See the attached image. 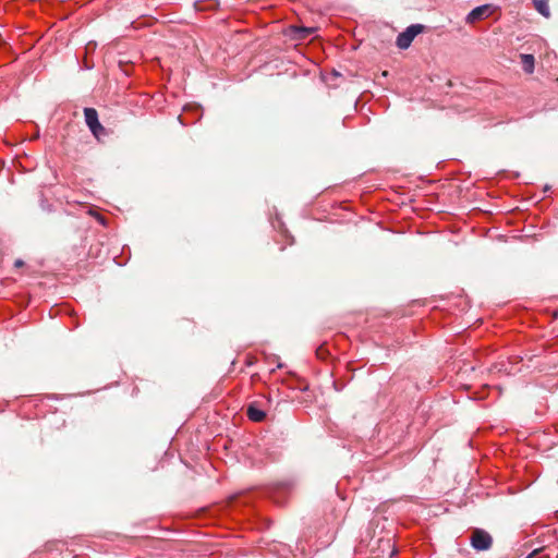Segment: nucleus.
Listing matches in <instances>:
<instances>
[{
  "label": "nucleus",
  "mask_w": 558,
  "mask_h": 558,
  "mask_svg": "<svg viewBox=\"0 0 558 558\" xmlns=\"http://www.w3.org/2000/svg\"><path fill=\"white\" fill-rule=\"evenodd\" d=\"M424 26L421 24H412L404 32L400 33L397 37V46L400 49H407L410 47L411 43L420 33H422Z\"/></svg>",
  "instance_id": "f257e3e1"
},
{
  "label": "nucleus",
  "mask_w": 558,
  "mask_h": 558,
  "mask_svg": "<svg viewBox=\"0 0 558 558\" xmlns=\"http://www.w3.org/2000/svg\"><path fill=\"white\" fill-rule=\"evenodd\" d=\"M493 538L484 530L476 529L471 536V545L476 550H487L492 547Z\"/></svg>",
  "instance_id": "f03ea898"
},
{
  "label": "nucleus",
  "mask_w": 558,
  "mask_h": 558,
  "mask_svg": "<svg viewBox=\"0 0 558 558\" xmlns=\"http://www.w3.org/2000/svg\"><path fill=\"white\" fill-rule=\"evenodd\" d=\"M496 7H494L493 4L478 5L466 15L465 22L469 24H473L484 19H487L494 13Z\"/></svg>",
  "instance_id": "7ed1b4c3"
},
{
  "label": "nucleus",
  "mask_w": 558,
  "mask_h": 558,
  "mask_svg": "<svg viewBox=\"0 0 558 558\" xmlns=\"http://www.w3.org/2000/svg\"><path fill=\"white\" fill-rule=\"evenodd\" d=\"M85 122L89 130L100 129V122L98 120V113L94 108L84 109Z\"/></svg>",
  "instance_id": "20e7f679"
},
{
  "label": "nucleus",
  "mask_w": 558,
  "mask_h": 558,
  "mask_svg": "<svg viewBox=\"0 0 558 558\" xmlns=\"http://www.w3.org/2000/svg\"><path fill=\"white\" fill-rule=\"evenodd\" d=\"M247 416L253 422H262L265 418L266 413L260 410L256 403H251L247 407Z\"/></svg>",
  "instance_id": "39448f33"
},
{
  "label": "nucleus",
  "mask_w": 558,
  "mask_h": 558,
  "mask_svg": "<svg viewBox=\"0 0 558 558\" xmlns=\"http://www.w3.org/2000/svg\"><path fill=\"white\" fill-rule=\"evenodd\" d=\"M533 5L535 10L545 17H549L550 10L548 5V0H533Z\"/></svg>",
  "instance_id": "423d86ee"
},
{
  "label": "nucleus",
  "mask_w": 558,
  "mask_h": 558,
  "mask_svg": "<svg viewBox=\"0 0 558 558\" xmlns=\"http://www.w3.org/2000/svg\"><path fill=\"white\" fill-rule=\"evenodd\" d=\"M534 61L533 54H521L522 66L526 73H532L534 71Z\"/></svg>",
  "instance_id": "0eeeda50"
},
{
  "label": "nucleus",
  "mask_w": 558,
  "mask_h": 558,
  "mask_svg": "<svg viewBox=\"0 0 558 558\" xmlns=\"http://www.w3.org/2000/svg\"><path fill=\"white\" fill-rule=\"evenodd\" d=\"M288 488H289V485H288V484H280V485L278 486V488H277L276 493H275V494H274V496H272V498H274L275 502H277V504H281V502H282V500H281V499H280V497H279V493H280L281 490H287Z\"/></svg>",
  "instance_id": "6e6552de"
},
{
  "label": "nucleus",
  "mask_w": 558,
  "mask_h": 558,
  "mask_svg": "<svg viewBox=\"0 0 558 558\" xmlns=\"http://www.w3.org/2000/svg\"><path fill=\"white\" fill-rule=\"evenodd\" d=\"M90 132L97 140H100L101 137H104L108 134L107 130L101 124H100V129L95 128L94 130H90Z\"/></svg>",
  "instance_id": "1a4fd4ad"
},
{
  "label": "nucleus",
  "mask_w": 558,
  "mask_h": 558,
  "mask_svg": "<svg viewBox=\"0 0 558 558\" xmlns=\"http://www.w3.org/2000/svg\"><path fill=\"white\" fill-rule=\"evenodd\" d=\"M300 32L302 33V35L300 37L306 38L308 35L314 33V28L302 27V28H300Z\"/></svg>",
  "instance_id": "9d476101"
},
{
  "label": "nucleus",
  "mask_w": 558,
  "mask_h": 558,
  "mask_svg": "<svg viewBox=\"0 0 558 558\" xmlns=\"http://www.w3.org/2000/svg\"><path fill=\"white\" fill-rule=\"evenodd\" d=\"M538 554H539V550L535 549L529 556H526L525 558H535Z\"/></svg>",
  "instance_id": "9b49d317"
},
{
  "label": "nucleus",
  "mask_w": 558,
  "mask_h": 558,
  "mask_svg": "<svg viewBox=\"0 0 558 558\" xmlns=\"http://www.w3.org/2000/svg\"><path fill=\"white\" fill-rule=\"evenodd\" d=\"M23 264H24V263H23V260H21V259L15 260V266H16V267H21V266H23Z\"/></svg>",
  "instance_id": "f8f14e48"
},
{
  "label": "nucleus",
  "mask_w": 558,
  "mask_h": 558,
  "mask_svg": "<svg viewBox=\"0 0 558 558\" xmlns=\"http://www.w3.org/2000/svg\"><path fill=\"white\" fill-rule=\"evenodd\" d=\"M98 220H99L102 225L105 223V221H104V218H102V217H100V216H99V217H98Z\"/></svg>",
  "instance_id": "ddd939ff"
}]
</instances>
